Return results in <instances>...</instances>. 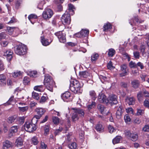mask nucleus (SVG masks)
Segmentation results:
<instances>
[{
    "mask_svg": "<svg viewBox=\"0 0 149 149\" xmlns=\"http://www.w3.org/2000/svg\"><path fill=\"white\" fill-rule=\"evenodd\" d=\"M44 84L48 90L50 91H53V88L55 85V83L51 76L48 74L45 75Z\"/></svg>",
    "mask_w": 149,
    "mask_h": 149,
    "instance_id": "f257e3e1",
    "label": "nucleus"
},
{
    "mask_svg": "<svg viewBox=\"0 0 149 149\" xmlns=\"http://www.w3.org/2000/svg\"><path fill=\"white\" fill-rule=\"evenodd\" d=\"M37 121H35L32 119L31 122H26L24 125V129L26 131L30 132L35 130L36 128V124Z\"/></svg>",
    "mask_w": 149,
    "mask_h": 149,
    "instance_id": "f03ea898",
    "label": "nucleus"
},
{
    "mask_svg": "<svg viewBox=\"0 0 149 149\" xmlns=\"http://www.w3.org/2000/svg\"><path fill=\"white\" fill-rule=\"evenodd\" d=\"M14 49L15 53L19 55H22L25 54L27 50L26 46L22 44L14 47Z\"/></svg>",
    "mask_w": 149,
    "mask_h": 149,
    "instance_id": "7ed1b4c3",
    "label": "nucleus"
},
{
    "mask_svg": "<svg viewBox=\"0 0 149 149\" xmlns=\"http://www.w3.org/2000/svg\"><path fill=\"white\" fill-rule=\"evenodd\" d=\"M71 90L74 93H77L79 92L81 86L79 81L77 80L74 79L71 81L70 85Z\"/></svg>",
    "mask_w": 149,
    "mask_h": 149,
    "instance_id": "20e7f679",
    "label": "nucleus"
},
{
    "mask_svg": "<svg viewBox=\"0 0 149 149\" xmlns=\"http://www.w3.org/2000/svg\"><path fill=\"white\" fill-rule=\"evenodd\" d=\"M35 112L38 114L35 115L33 118V120H35V121H38V120L40 119L44 114L45 112V110L42 108H37L35 109Z\"/></svg>",
    "mask_w": 149,
    "mask_h": 149,
    "instance_id": "39448f33",
    "label": "nucleus"
},
{
    "mask_svg": "<svg viewBox=\"0 0 149 149\" xmlns=\"http://www.w3.org/2000/svg\"><path fill=\"white\" fill-rule=\"evenodd\" d=\"M70 15V14H69L68 12L66 11L62 15L61 20L63 24L65 25L70 23L71 20Z\"/></svg>",
    "mask_w": 149,
    "mask_h": 149,
    "instance_id": "423d86ee",
    "label": "nucleus"
},
{
    "mask_svg": "<svg viewBox=\"0 0 149 149\" xmlns=\"http://www.w3.org/2000/svg\"><path fill=\"white\" fill-rule=\"evenodd\" d=\"M61 97L62 99L66 102L72 101V97L71 96V93L68 91L65 92L61 95Z\"/></svg>",
    "mask_w": 149,
    "mask_h": 149,
    "instance_id": "0eeeda50",
    "label": "nucleus"
},
{
    "mask_svg": "<svg viewBox=\"0 0 149 149\" xmlns=\"http://www.w3.org/2000/svg\"><path fill=\"white\" fill-rule=\"evenodd\" d=\"M55 34L58 37L60 42L64 43L66 42L65 34L63 33L62 31H59L56 32Z\"/></svg>",
    "mask_w": 149,
    "mask_h": 149,
    "instance_id": "6e6552de",
    "label": "nucleus"
},
{
    "mask_svg": "<svg viewBox=\"0 0 149 149\" xmlns=\"http://www.w3.org/2000/svg\"><path fill=\"white\" fill-rule=\"evenodd\" d=\"M53 15L52 11L50 9H47L43 12L42 14L43 18L45 19L50 18Z\"/></svg>",
    "mask_w": 149,
    "mask_h": 149,
    "instance_id": "1a4fd4ad",
    "label": "nucleus"
},
{
    "mask_svg": "<svg viewBox=\"0 0 149 149\" xmlns=\"http://www.w3.org/2000/svg\"><path fill=\"white\" fill-rule=\"evenodd\" d=\"M98 99L100 103L107 104L108 99L106 95L102 92L99 93L98 97Z\"/></svg>",
    "mask_w": 149,
    "mask_h": 149,
    "instance_id": "9d476101",
    "label": "nucleus"
},
{
    "mask_svg": "<svg viewBox=\"0 0 149 149\" xmlns=\"http://www.w3.org/2000/svg\"><path fill=\"white\" fill-rule=\"evenodd\" d=\"M117 97L115 95H110L109 97L107 99V104H110L112 105L117 104L118 102L117 100Z\"/></svg>",
    "mask_w": 149,
    "mask_h": 149,
    "instance_id": "9b49d317",
    "label": "nucleus"
},
{
    "mask_svg": "<svg viewBox=\"0 0 149 149\" xmlns=\"http://www.w3.org/2000/svg\"><path fill=\"white\" fill-rule=\"evenodd\" d=\"M89 33L88 30L82 29L79 33L76 34V36L79 38L87 37Z\"/></svg>",
    "mask_w": 149,
    "mask_h": 149,
    "instance_id": "f8f14e48",
    "label": "nucleus"
},
{
    "mask_svg": "<svg viewBox=\"0 0 149 149\" xmlns=\"http://www.w3.org/2000/svg\"><path fill=\"white\" fill-rule=\"evenodd\" d=\"M121 70L123 72L122 73L120 74V77H123L126 75L128 70L126 64H124L120 66Z\"/></svg>",
    "mask_w": 149,
    "mask_h": 149,
    "instance_id": "ddd939ff",
    "label": "nucleus"
},
{
    "mask_svg": "<svg viewBox=\"0 0 149 149\" xmlns=\"http://www.w3.org/2000/svg\"><path fill=\"white\" fill-rule=\"evenodd\" d=\"M13 52L11 50L8 49L4 52V56H5L8 61H10L13 58Z\"/></svg>",
    "mask_w": 149,
    "mask_h": 149,
    "instance_id": "4468645a",
    "label": "nucleus"
},
{
    "mask_svg": "<svg viewBox=\"0 0 149 149\" xmlns=\"http://www.w3.org/2000/svg\"><path fill=\"white\" fill-rule=\"evenodd\" d=\"M71 109L73 110H74L76 112L79 114L81 117H84L85 114L84 110L81 109L79 108H72Z\"/></svg>",
    "mask_w": 149,
    "mask_h": 149,
    "instance_id": "2eb2a0df",
    "label": "nucleus"
},
{
    "mask_svg": "<svg viewBox=\"0 0 149 149\" xmlns=\"http://www.w3.org/2000/svg\"><path fill=\"white\" fill-rule=\"evenodd\" d=\"M40 38L42 45L45 46L49 45L52 41V40H51L50 42L48 40L45 38L44 36H41Z\"/></svg>",
    "mask_w": 149,
    "mask_h": 149,
    "instance_id": "dca6fc26",
    "label": "nucleus"
},
{
    "mask_svg": "<svg viewBox=\"0 0 149 149\" xmlns=\"http://www.w3.org/2000/svg\"><path fill=\"white\" fill-rule=\"evenodd\" d=\"M126 135L129 136L131 140L133 141H136L138 139V135L136 134L131 133L130 131H128L126 133Z\"/></svg>",
    "mask_w": 149,
    "mask_h": 149,
    "instance_id": "f3484780",
    "label": "nucleus"
},
{
    "mask_svg": "<svg viewBox=\"0 0 149 149\" xmlns=\"http://www.w3.org/2000/svg\"><path fill=\"white\" fill-rule=\"evenodd\" d=\"M116 108L117 111L116 113V117L118 119L120 118L123 113L122 107L121 106H117Z\"/></svg>",
    "mask_w": 149,
    "mask_h": 149,
    "instance_id": "a211bd4d",
    "label": "nucleus"
},
{
    "mask_svg": "<svg viewBox=\"0 0 149 149\" xmlns=\"http://www.w3.org/2000/svg\"><path fill=\"white\" fill-rule=\"evenodd\" d=\"M79 76L82 79L84 78H86L90 75V74L88 71H84L80 72L79 74Z\"/></svg>",
    "mask_w": 149,
    "mask_h": 149,
    "instance_id": "6ab92c4d",
    "label": "nucleus"
},
{
    "mask_svg": "<svg viewBox=\"0 0 149 149\" xmlns=\"http://www.w3.org/2000/svg\"><path fill=\"white\" fill-rule=\"evenodd\" d=\"M6 76L3 74L0 75V85L4 86L6 85Z\"/></svg>",
    "mask_w": 149,
    "mask_h": 149,
    "instance_id": "aec40b11",
    "label": "nucleus"
},
{
    "mask_svg": "<svg viewBox=\"0 0 149 149\" xmlns=\"http://www.w3.org/2000/svg\"><path fill=\"white\" fill-rule=\"evenodd\" d=\"M144 95L142 91L139 92L137 94V98L138 101L140 103H141L144 99Z\"/></svg>",
    "mask_w": 149,
    "mask_h": 149,
    "instance_id": "412c9836",
    "label": "nucleus"
},
{
    "mask_svg": "<svg viewBox=\"0 0 149 149\" xmlns=\"http://www.w3.org/2000/svg\"><path fill=\"white\" fill-rule=\"evenodd\" d=\"M132 86L135 89L139 88L140 84V82L138 80L134 79L131 81Z\"/></svg>",
    "mask_w": 149,
    "mask_h": 149,
    "instance_id": "4be33fe9",
    "label": "nucleus"
},
{
    "mask_svg": "<svg viewBox=\"0 0 149 149\" xmlns=\"http://www.w3.org/2000/svg\"><path fill=\"white\" fill-rule=\"evenodd\" d=\"M125 101L129 105H133L135 103V99L133 97H127Z\"/></svg>",
    "mask_w": 149,
    "mask_h": 149,
    "instance_id": "5701e85b",
    "label": "nucleus"
},
{
    "mask_svg": "<svg viewBox=\"0 0 149 149\" xmlns=\"http://www.w3.org/2000/svg\"><path fill=\"white\" fill-rule=\"evenodd\" d=\"M112 28V25L109 22L105 24L103 26V30L104 32H107Z\"/></svg>",
    "mask_w": 149,
    "mask_h": 149,
    "instance_id": "b1692460",
    "label": "nucleus"
},
{
    "mask_svg": "<svg viewBox=\"0 0 149 149\" xmlns=\"http://www.w3.org/2000/svg\"><path fill=\"white\" fill-rule=\"evenodd\" d=\"M134 21H136L137 23L139 22L140 23H141L143 22V21L139 19L138 17L136 16L135 17L134 19L132 20L133 23L131 21H129V23L132 26L136 25V23L134 22Z\"/></svg>",
    "mask_w": 149,
    "mask_h": 149,
    "instance_id": "393cba45",
    "label": "nucleus"
},
{
    "mask_svg": "<svg viewBox=\"0 0 149 149\" xmlns=\"http://www.w3.org/2000/svg\"><path fill=\"white\" fill-rule=\"evenodd\" d=\"M12 145L11 142L8 140H6L3 143V149H7L10 147Z\"/></svg>",
    "mask_w": 149,
    "mask_h": 149,
    "instance_id": "a878e982",
    "label": "nucleus"
},
{
    "mask_svg": "<svg viewBox=\"0 0 149 149\" xmlns=\"http://www.w3.org/2000/svg\"><path fill=\"white\" fill-rule=\"evenodd\" d=\"M71 118L73 122H75L79 119V117L78 114L74 110H73L72 113Z\"/></svg>",
    "mask_w": 149,
    "mask_h": 149,
    "instance_id": "bb28decb",
    "label": "nucleus"
},
{
    "mask_svg": "<svg viewBox=\"0 0 149 149\" xmlns=\"http://www.w3.org/2000/svg\"><path fill=\"white\" fill-rule=\"evenodd\" d=\"M17 118V116L14 115L8 117L7 118V121L9 123H12L15 122Z\"/></svg>",
    "mask_w": 149,
    "mask_h": 149,
    "instance_id": "cd10ccee",
    "label": "nucleus"
},
{
    "mask_svg": "<svg viewBox=\"0 0 149 149\" xmlns=\"http://www.w3.org/2000/svg\"><path fill=\"white\" fill-rule=\"evenodd\" d=\"M75 9L74 6L71 4H68V13L70 15H73L74 14V9Z\"/></svg>",
    "mask_w": 149,
    "mask_h": 149,
    "instance_id": "c85d7f7f",
    "label": "nucleus"
},
{
    "mask_svg": "<svg viewBox=\"0 0 149 149\" xmlns=\"http://www.w3.org/2000/svg\"><path fill=\"white\" fill-rule=\"evenodd\" d=\"M89 94L91 99L95 100L97 98L96 94L95 91L91 90L89 91Z\"/></svg>",
    "mask_w": 149,
    "mask_h": 149,
    "instance_id": "c756f323",
    "label": "nucleus"
},
{
    "mask_svg": "<svg viewBox=\"0 0 149 149\" xmlns=\"http://www.w3.org/2000/svg\"><path fill=\"white\" fill-rule=\"evenodd\" d=\"M104 129V127L102 123H99L97 125L96 129L97 131L102 132Z\"/></svg>",
    "mask_w": 149,
    "mask_h": 149,
    "instance_id": "7c9ffc66",
    "label": "nucleus"
},
{
    "mask_svg": "<svg viewBox=\"0 0 149 149\" xmlns=\"http://www.w3.org/2000/svg\"><path fill=\"white\" fill-rule=\"evenodd\" d=\"M121 139V136H116L112 140L113 143L115 144L119 143Z\"/></svg>",
    "mask_w": 149,
    "mask_h": 149,
    "instance_id": "2f4dec72",
    "label": "nucleus"
},
{
    "mask_svg": "<svg viewBox=\"0 0 149 149\" xmlns=\"http://www.w3.org/2000/svg\"><path fill=\"white\" fill-rule=\"evenodd\" d=\"M16 146H21L23 144V141L21 137H19L18 138L15 142Z\"/></svg>",
    "mask_w": 149,
    "mask_h": 149,
    "instance_id": "473e14b6",
    "label": "nucleus"
},
{
    "mask_svg": "<svg viewBox=\"0 0 149 149\" xmlns=\"http://www.w3.org/2000/svg\"><path fill=\"white\" fill-rule=\"evenodd\" d=\"M116 51L114 49L111 48L109 50L108 55L109 57H112L115 54Z\"/></svg>",
    "mask_w": 149,
    "mask_h": 149,
    "instance_id": "72a5a7b5",
    "label": "nucleus"
},
{
    "mask_svg": "<svg viewBox=\"0 0 149 149\" xmlns=\"http://www.w3.org/2000/svg\"><path fill=\"white\" fill-rule=\"evenodd\" d=\"M48 99V98L47 96H43L41 97L39 102L41 104L44 103L46 102Z\"/></svg>",
    "mask_w": 149,
    "mask_h": 149,
    "instance_id": "f704fd0d",
    "label": "nucleus"
},
{
    "mask_svg": "<svg viewBox=\"0 0 149 149\" xmlns=\"http://www.w3.org/2000/svg\"><path fill=\"white\" fill-rule=\"evenodd\" d=\"M53 123L55 125H57L59 122V118L56 116H53L52 117Z\"/></svg>",
    "mask_w": 149,
    "mask_h": 149,
    "instance_id": "c9c22d12",
    "label": "nucleus"
},
{
    "mask_svg": "<svg viewBox=\"0 0 149 149\" xmlns=\"http://www.w3.org/2000/svg\"><path fill=\"white\" fill-rule=\"evenodd\" d=\"M28 106H25L24 107H19L18 109L21 112H23L26 111L28 109Z\"/></svg>",
    "mask_w": 149,
    "mask_h": 149,
    "instance_id": "e433bc0d",
    "label": "nucleus"
},
{
    "mask_svg": "<svg viewBox=\"0 0 149 149\" xmlns=\"http://www.w3.org/2000/svg\"><path fill=\"white\" fill-rule=\"evenodd\" d=\"M99 57L98 54L97 53H94L91 56V59L92 62L95 61Z\"/></svg>",
    "mask_w": 149,
    "mask_h": 149,
    "instance_id": "4c0bfd02",
    "label": "nucleus"
},
{
    "mask_svg": "<svg viewBox=\"0 0 149 149\" xmlns=\"http://www.w3.org/2000/svg\"><path fill=\"white\" fill-rule=\"evenodd\" d=\"M30 81V79L29 77H25L24 78L23 83L25 85H28Z\"/></svg>",
    "mask_w": 149,
    "mask_h": 149,
    "instance_id": "58836bf2",
    "label": "nucleus"
},
{
    "mask_svg": "<svg viewBox=\"0 0 149 149\" xmlns=\"http://www.w3.org/2000/svg\"><path fill=\"white\" fill-rule=\"evenodd\" d=\"M43 86L42 85H39L36 86L34 87V89L35 90L41 92L42 90Z\"/></svg>",
    "mask_w": 149,
    "mask_h": 149,
    "instance_id": "ea45409f",
    "label": "nucleus"
},
{
    "mask_svg": "<svg viewBox=\"0 0 149 149\" xmlns=\"http://www.w3.org/2000/svg\"><path fill=\"white\" fill-rule=\"evenodd\" d=\"M32 97L33 98L37 100H38L40 99L38 94L34 92L32 93Z\"/></svg>",
    "mask_w": 149,
    "mask_h": 149,
    "instance_id": "a19ab883",
    "label": "nucleus"
},
{
    "mask_svg": "<svg viewBox=\"0 0 149 149\" xmlns=\"http://www.w3.org/2000/svg\"><path fill=\"white\" fill-rule=\"evenodd\" d=\"M19 128V126H14L11 128V132L15 133L17 131V129Z\"/></svg>",
    "mask_w": 149,
    "mask_h": 149,
    "instance_id": "79ce46f5",
    "label": "nucleus"
},
{
    "mask_svg": "<svg viewBox=\"0 0 149 149\" xmlns=\"http://www.w3.org/2000/svg\"><path fill=\"white\" fill-rule=\"evenodd\" d=\"M22 74L20 71L15 72L12 73V75L13 77L16 78L21 75Z\"/></svg>",
    "mask_w": 149,
    "mask_h": 149,
    "instance_id": "37998d69",
    "label": "nucleus"
},
{
    "mask_svg": "<svg viewBox=\"0 0 149 149\" xmlns=\"http://www.w3.org/2000/svg\"><path fill=\"white\" fill-rule=\"evenodd\" d=\"M136 63L132 61H131L129 63V66L130 68H136Z\"/></svg>",
    "mask_w": 149,
    "mask_h": 149,
    "instance_id": "c03bdc74",
    "label": "nucleus"
},
{
    "mask_svg": "<svg viewBox=\"0 0 149 149\" xmlns=\"http://www.w3.org/2000/svg\"><path fill=\"white\" fill-rule=\"evenodd\" d=\"M133 55L135 59H139L140 57L139 52L137 51H134L133 52Z\"/></svg>",
    "mask_w": 149,
    "mask_h": 149,
    "instance_id": "a18cd8bd",
    "label": "nucleus"
},
{
    "mask_svg": "<svg viewBox=\"0 0 149 149\" xmlns=\"http://www.w3.org/2000/svg\"><path fill=\"white\" fill-rule=\"evenodd\" d=\"M96 104V103L94 102H92L91 104L88 105L87 107L88 110H90L91 109L94 107Z\"/></svg>",
    "mask_w": 149,
    "mask_h": 149,
    "instance_id": "49530a36",
    "label": "nucleus"
},
{
    "mask_svg": "<svg viewBox=\"0 0 149 149\" xmlns=\"http://www.w3.org/2000/svg\"><path fill=\"white\" fill-rule=\"evenodd\" d=\"M108 129L109 132L112 133L115 130L114 127L111 125H109L108 127Z\"/></svg>",
    "mask_w": 149,
    "mask_h": 149,
    "instance_id": "de8ad7c7",
    "label": "nucleus"
},
{
    "mask_svg": "<svg viewBox=\"0 0 149 149\" xmlns=\"http://www.w3.org/2000/svg\"><path fill=\"white\" fill-rule=\"evenodd\" d=\"M15 28V27H11L8 26L7 27V30L10 34H11L13 31L14 29Z\"/></svg>",
    "mask_w": 149,
    "mask_h": 149,
    "instance_id": "09e8293b",
    "label": "nucleus"
},
{
    "mask_svg": "<svg viewBox=\"0 0 149 149\" xmlns=\"http://www.w3.org/2000/svg\"><path fill=\"white\" fill-rule=\"evenodd\" d=\"M71 149H76L77 148L76 143L75 142H73L68 146Z\"/></svg>",
    "mask_w": 149,
    "mask_h": 149,
    "instance_id": "8fccbe9b",
    "label": "nucleus"
},
{
    "mask_svg": "<svg viewBox=\"0 0 149 149\" xmlns=\"http://www.w3.org/2000/svg\"><path fill=\"white\" fill-rule=\"evenodd\" d=\"M22 1V0H17L15 3V7L17 8H18L20 6Z\"/></svg>",
    "mask_w": 149,
    "mask_h": 149,
    "instance_id": "3c124183",
    "label": "nucleus"
},
{
    "mask_svg": "<svg viewBox=\"0 0 149 149\" xmlns=\"http://www.w3.org/2000/svg\"><path fill=\"white\" fill-rule=\"evenodd\" d=\"M32 143L34 145H36L37 144L38 142V141L36 137L34 136L32 139H31Z\"/></svg>",
    "mask_w": 149,
    "mask_h": 149,
    "instance_id": "603ef678",
    "label": "nucleus"
},
{
    "mask_svg": "<svg viewBox=\"0 0 149 149\" xmlns=\"http://www.w3.org/2000/svg\"><path fill=\"white\" fill-rule=\"evenodd\" d=\"M37 18V16L35 14H31L28 17V19L29 20L32 19H36Z\"/></svg>",
    "mask_w": 149,
    "mask_h": 149,
    "instance_id": "864d4df0",
    "label": "nucleus"
},
{
    "mask_svg": "<svg viewBox=\"0 0 149 149\" xmlns=\"http://www.w3.org/2000/svg\"><path fill=\"white\" fill-rule=\"evenodd\" d=\"M136 68L139 67L141 69H143L144 68V66L143 64L142 63L139 62L136 63Z\"/></svg>",
    "mask_w": 149,
    "mask_h": 149,
    "instance_id": "5fc2aeb1",
    "label": "nucleus"
},
{
    "mask_svg": "<svg viewBox=\"0 0 149 149\" xmlns=\"http://www.w3.org/2000/svg\"><path fill=\"white\" fill-rule=\"evenodd\" d=\"M107 67L109 69L111 70L114 68L113 65V63L111 61H110L108 63L107 65Z\"/></svg>",
    "mask_w": 149,
    "mask_h": 149,
    "instance_id": "6e6d98bb",
    "label": "nucleus"
},
{
    "mask_svg": "<svg viewBox=\"0 0 149 149\" xmlns=\"http://www.w3.org/2000/svg\"><path fill=\"white\" fill-rule=\"evenodd\" d=\"M98 108L102 113L104 112L105 109L104 106L102 105H99L98 106Z\"/></svg>",
    "mask_w": 149,
    "mask_h": 149,
    "instance_id": "4d7b16f0",
    "label": "nucleus"
},
{
    "mask_svg": "<svg viewBox=\"0 0 149 149\" xmlns=\"http://www.w3.org/2000/svg\"><path fill=\"white\" fill-rule=\"evenodd\" d=\"M124 119L126 123H128L130 122L131 120V119L130 117L128 116L127 115L124 116Z\"/></svg>",
    "mask_w": 149,
    "mask_h": 149,
    "instance_id": "13d9d810",
    "label": "nucleus"
},
{
    "mask_svg": "<svg viewBox=\"0 0 149 149\" xmlns=\"http://www.w3.org/2000/svg\"><path fill=\"white\" fill-rule=\"evenodd\" d=\"M37 104V103L34 101H31L30 102L29 105L31 108H32L36 107Z\"/></svg>",
    "mask_w": 149,
    "mask_h": 149,
    "instance_id": "bf43d9fd",
    "label": "nucleus"
},
{
    "mask_svg": "<svg viewBox=\"0 0 149 149\" xmlns=\"http://www.w3.org/2000/svg\"><path fill=\"white\" fill-rule=\"evenodd\" d=\"M144 106L148 108H149V102L147 99L145 100L143 103Z\"/></svg>",
    "mask_w": 149,
    "mask_h": 149,
    "instance_id": "052dcab7",
    "label": "nucleus"
},
{
    "mask_svg": "<svg viewBox=\"0 0 149 149\" xmlns=\"http://www.w3.org/2000/svg\"><path fill=\"white\" fill-rule=\"evenodd\" d=\"M142 130L145 132H148L149 131V126L148 125H146L143 128Z\"/></svg>",
    "mask_w": 149,
    "mask_h": 149,
    "instance_id": "680f3d73",
    "label": "nucleus"
},
{
    "mask_svg": "<svg viewBox=\"0 0 149 149\" xmlns=\"http://www.w3.org/2000/svg\"><path fill=\"white\" fill-rule=\"evenodd\" d=\"M6 36V35L5 33L2 32L0 33V40L5 38Z\"/></svg>",
    "mask_w": 149,
    "mask_h": 149,
    "instance_id": "e2e57ef3",
    "label": "nucleus"
},
{
    "mask_svg": "<svg viewBox=\"0 0 149 149\" xmlns=\"http://www.w3.org/2000/svg\"><path fill=\"white\" fill-rule=\"evenodd\" d=\"M8 42L7 41H2L0 42L1 46L3 47H6L8 44Z\"/></svg>",
    "mask_w": 149,
    "mask_h": 149,
    "instance_id": "0e129e2a",
    "label": "nucleus"
},
{
    "mask_svg": "<svg viewBox=\"0 0 149 149\" xmlns=\"http://www.w3.org/2000/svg\"><path fill=\"white\" fill-rule=\"evenodd\" d=\"M44 130L45 133L46 134H47L49 131V127L48 125H46L45 126Z\"/></svg>",
    "mask_w": 149,
    "mask_h": 149,
    "instance_id": "69168bd1",
    "label": "nucleus"
},
{
    "mask_svg": "<svg viewBox=\"0 0 149 149\" xmlns=\"http://www.w3.org/2000/svg\"><path fill=\"white\" fill-rule=\"evenodd\" d=\"M65 0H54V2L56 4H61L63 3Z\"/></svg>",
    "mask_w": 149,
    "mask_h": 149,
    "instance_id": "338daca9",
    "label": "nucleus"
},
{
    "mask_svg": "<svg viewBox=\"0 0 149 149\" xmlns=\"http://www.w3.org/2000/svg\"><path fill=\"white\" fill-rule=\"evenodd\" d=\"M40 146L41 148L42 149H46L47 147V145L43 142H41V143Z\"/></svg>",
    "mask_w": 149,
    "mask_h": 149,
    "instance_id": "774afa93",
    "label": "nucleus"
}]
</instances>
